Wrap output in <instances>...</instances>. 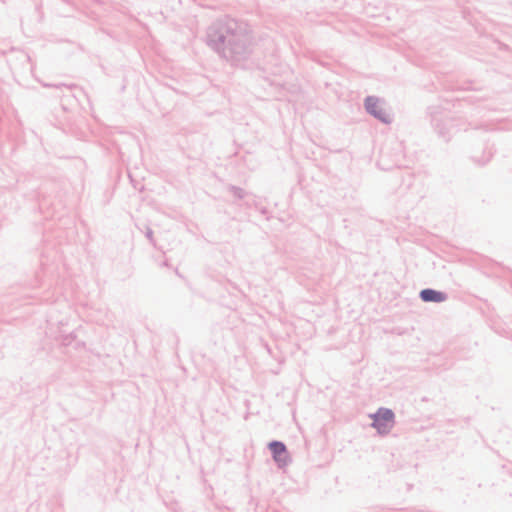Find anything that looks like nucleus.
Listing matches in <instances>:
<instances>
[{
	"label": "nucleus",
	"instance_id": "1",
	"mask_svg": "<svg viewBox=\"0 0 512 512\" xmlns=\"http://www.w3.org/2000/svg\"><path fill=\"white\" fill-rule=\"evenodd\" d=\"M373 418V426L381 434L388 432L394 424V414L389 409H380Z\"/></svg>",
	"mask_w": 512,
	"mask_h": 512
},
{
	"label": "nucleus",
	"instance_id": "2",
	"mask_svg": "<svg viewBox=\"0 0 512 512\" xmlns=\"http://www.w3.org/2000/svg\"><path fill=\"white\" fill-rule=\"evenodd\" d=\"M366 109L369 113L379 118L383 122H389L390 116L382 107L381 103L377 98L368 97L365 102Z\"/></svg>",
	"mask_w": 512,
	"mask_h": 512
},
{
	"label": "nucleus",
	"instance_id": "3",
	"mask_svg": "<svg viewBox=\"0 0 512 512\" xmlns=\"http://www.w3.org/2000/svg\"><path fill=\"white\" fill-rule=\"evenodd\" d=\"M269 448L273 454L274 460L280 466H284L287 464L289 457H288L286 447L283 443L277 442V441L271 442L269 444Z\"/></svg>",
	"mask_w": 512,
	"mask_h": 512
},
{
	"label": "nucleus",
	"instance_id": "4",
	"mask_svg": "<svg viewBox=\"0 0 512 512\" xmlns=\"http://www.w3.org/2000/svg\"><path fill=\"white\" fill-rule=\"evenodd\" d=\"M420 297L425 302H442L446 299V296L442 292L432 289L422 290Z\"/></svg>",
	"mask_w": 512,
	"mask_h": 512
}]
</instances>
